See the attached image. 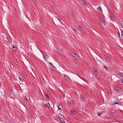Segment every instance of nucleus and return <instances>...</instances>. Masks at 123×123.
Masks as SVG:
<instances>
[{
    "label": "nucleus",
    "mask_w": 123,
    "mask_h": 123,
    "mask_svg": "<svg viewBox=\"0 0 123 123\" xmlns=\"http://www.w3.org/2000/svg\"><path fill=\"white\" fill-rule=\"evenodd\" d=\"M98 19L100 22L102 24L104 25L106 24V22L105 21V20L104 19L99 18H98Z\"/></svg>",
    "instance_id": "obj_1"
},
{
    "label": "nucleus",
    "mask_w": 123,
    "mask_h": 123,
    "mask_svg": "<svg viewBox=\"0 0 123 123\" xmlns=\"http://www.w3.org/2000/svg\"><path fill=\"white\" fill-rule=\"evenodd\" d=\"M68 104H73V101L72 98H68Z\"/></svg>",
    "instance_id": "obj_2"
},
{
    "label": "nucleus",
    "mask_w": 123,
    "mask_h": 123,
    "mask_svg": "<svg viewBox=\"0 0 123 123\" xmlns=\"http://www.w3.org/2000/svg\"><path fill=\"white\" fill-rule=\"evenodd\" d=\"M72 55L74 59L75 60L79 58L78 56L76 54L73 53L72 54Z\"/></svg>",
    "instance_id": "obj_3"
},
{
    "label": "nucleus",
    "mask_w": 123,
    "mask_h": 123,
    "mask_svg": "<svg viewBox=\"0 0 123 123\" xmlns=\"http://www.w3.org/2000/svg\"><path fill=\"white\" fill-rule=\"evenodd\" d=\"M117 74L121 77H123V73L119 72V71H117Z\"/></svg>",
    "instance_id": "obj_4"
},
{
    "label": "nucleus",
    "mask_w": 123,
    "mask_h": 123,
    "mask_svg": "<svg viewBox=\"0 0 123 123\" xmlns=\"http://www.w3.org/2000/svg\"><path fill=\"white\" fill-rule=\"evenodd\" d=\"M70 12L71 14H72V17L74 18H75L76 17L74 13V12L72 11H71Z\"/></svg>",
    "instance_id": "obj_5"
},
{
    "label": "nucleus",
    "mask_w": 123,
    "mask_h": 123,
    "mask_svg": "<svg viewBox=\"0 0 123 123\" xmlns=\"http://www.w3.org/2000/svg\"><path fill=\"white\" fill-rule=\"evenodd\" d=\"M105 59V60L107 62H108L110 60V58L108 57H105L104 58Z\"/></svg>",
    "instance_id": "obj_6"
},
{
    "label": "nucleus",
    "mask_w": 123,
    "mask_h": 123,
    "mask_svg": "<svg viewBox=\"0 0 123 123\" xmlns=\"http://www.w3.org/2000/svg\"><path fill=\"white\" fill-rule=\"evenodd\" d=\"M59 118H60V120L61 119V120H64L63 119L64 117L61 114H59Z\"/></svg>",
    "instance_id": "obj_7"
},
{
    "label": "nucleus",
    "mask_w": 123,
    "mask_h": 123,
    "mask_svg": "<svg viewBox=\"0 0 123 123\" xmlns=\"http://www.w3.org/2000/svg\"><path fill=\"white\" fill-rule=\"evenodd\" d=\"M62 108V106L61 104H59V105L58 106V109L59 110H60L61 109V108Z\"/></svg>",
    "instance_id": "obj_8"
},
{
    "label": "nucleus",
    "mask_w": 123,
    "mask_h": 123,
    "mask_svg": "<svg viewBox=\"0 0 123 123\" xmlns=\"http://www.w3.org/2000/svg\"><path fill=\"white\" fill-rule=\"evenodd\" d=\"M19 78L21 80L23 81L24 80V78L23 76H22L19 77Z\"/></svg>",
    "instance_id": "obj_9"
},
{
    "label": "nucleus",
    "mask_w": 123,
    "mask_h": 123,
    "mask_svg": "<svg viewBox=\"0 0 123 123\" xmlns=\"http://www.w3.org/2000/svg\"><path fill=\"white\" fill-rule=\"evenodd\" d=\"M71 113L72 115H74L76 113L75 111L74 110H71Z\"/></svg>",
    "instance_id": "obj_10"
},
{
    "label": "nucleus",
    "mask_w": 123,
    "mask_h": 123,
    "mask_svg": "<svg viewBox=\"0 0 123 123\" xmlns=\"http://www.w3.org/2000/svg\"><path fill=\"white\" fill-rule=\"evenodd\" d=\"M78 26H79V28L80 30H83L84 29L80 25H79Z\"/></svg>",
    "instance_id": "obj_11"
},
{
    "label": "nucleus",
    "mask_w": 123,
    "mask_h": 123,
    "mask_svg": "<svg viewBox=\"0 0 123 123\" xmlns=\"http://www.w3.org/2000/svg\"><path fill=\"white\" fill-rule=\"evenodd\" d=\"M46 106L47 107L49 108L50 107V105L49 103L48 102L46 103Z\"/></svg>",
    "instance_id": "obj_12"
},
{
    "label": "nucleus",
    "mask_w": 123,
    "mask_h": 123,
    "mask_svg": "<svg viewBox=\"0 0 123 123\" xmlns=\"http://www.w3.org/2000/svg\"><path fill=\"white\" fill-rule=\"evenodd\" d=\"M82 3L83 4H84L85 6L87 5V3L85 0H82Z\"/></svg>",
    "instance_id": "obj_13"
},
{
    "label": "nucleus",
    "mask_w": 123,
    "mask_h": 123,
    "mask_svg": "<svg viewBox=\"0 0 123 123\" xmlns=\"http://www.w3.org/2000/svg\"><path fill=\"white\" fill-rule=\"evenodd\" d=\"M46 54H45V53H44V54H43V58H44V60H45L46 61L47 60L46 59V58H45V57H46Z\"/></svg>",
    "instance_id": "obj_14"
},
{
    "label": "nucleus",
    "mask_w": 123,
    "mask_h": 123,
    "mask_svg": "<svg viewBox=\"0 0 123 123\" xmlns=\"http://www.w3.org/2000/svg\"><path fill=\"white\" fill-rule=\"evenodd\" d=\"M6 41L7 43H10V41L9 39L8 38H7L6 39Z\"/></svg>",
    "instance_id": "obj_15"
},
{
    "label": "nucleus",
    "mask_w": 123,
    "mask_h": 123,
    "mask_svg": "<svg viewBox=\"0 0 123 123\" xmlns=\"http://www.w3.org/2000/svg\"><path fill=\"white\" fill-rule=\"evenodd\" d=\"M59 123H65L64 120L61 119Z\"/></svg>",
    "instance_id": "obj_16"
},
{
    "label": "nucleus",
    "mask_w": 123,
    "mask_h": 123,
    "mask_svg": "<svg viewBox=\"0 0 123 123\" xmlns=\"http://www.w3.org/2000/svg\"><path fill=\"white\" fill-rule=\"evenodd\" d=\"M98 9L100 11H101L102 12V9L101 7L100 6H98Z\"/></svg>",
    "instance_id": "obj_17"
},
{
    "label": "nucleus",
    "mask_w": 123,
    "mask_h": 123,
    "mask_svg": "<svg viewBox=\"0 0 123 123\" xmlns=\"http://www.w3.org/2000/svg\"><path fill=\"white\" fill-rule=\"evenodd\" d=\"M64 80H66L68 79V78L65 75L64 76Z\"/></svg>",
    "instance_id": "obj_18"
},
{
    "label": "nucleus",
    "mask_w": 123,
    "mask_h": 123,
    "mask_svg": "<svg viewBox=\"0 0 123 123\" xmlns=\"http://www.w3.org/2000/svg\"><path fill=\"white\" fill-rule=\"evenodd\" d=\"M45 97L46 98L48 99H49V96H48L47 95L45 94Z\"/></svg>",
    "instance_id": "obj_19"
},
{
    "label": "nucleus",
    "mask_w": 123,
    "mask_h": 123,
    "mask_svg": "<svg viewBox=\"0 0 123 123\" xmlns=\"http://www.w3.org/2000/svg\"><path fill=\"white\" fill-rule=\"evenodd\" d=\"M120 26L123 28V21L121 23V24H120Z\"/></svg>",
    "instance_id": "obj_20"
},
{
    "label": "nucleus",
    "mask_w": 123,
    "mask_h": 123,
    "mask_svg": "<svg viewBox=\"0 0 123 123\" xmlns=\"http://www.w3.org/2000/svg\"><path fill=\"white\" fill-rule=\"evenodd\" d=\"M80 98L83 101L84 100V98L83 96H81Z\"/></svg>",
    "instance_id": "obj_21"
},
{
    "label": "nucleus",
    "mask_w": 123,
    "mask_h": 123,
    "mask_svg": "<svg viewBox=\"0 0 123 123\" xmlns=\"http://www.w3.org/2000/svg\"><path fill=\"white\" fill-rule=\"evenodd\" d=\"M59 21H60V22H61V23H62V22H61V20H62V19H61L60 20V18H58V17H57L56 18Z\"/></svg>",
    "instance_id": "obj_22"
},
{
    "label": "nucleus",
    "mask_w": 123,
    "mask_h": 123,
    "mask_svg": "<svg viewBox=\"0 0 123 123\" xmlns=\"http://www.w3.org/2000/svg\"><path fill=\"white\" fill-rule=\"evenodd\" d=\"M104 67L105 69H106V70H107L108 69V68L105 65H104Z\"/></svg>",
    "instance_id": "obj_23"
},
{
    "label": "nucleus",
    "mask_w": 123,
    "mask_h": 123,
    "mask_svg": "<svg viewBox=\"0 0 123 123\" xmlns=\"http://www.w3.org/2000/svg\"><path fill=\"white\" fill-rule=\"evenodd\" d=\"M28 97H29V96H27H27H25V98L26 100H28V99H27V98H28Z\"/></svg>",
    "instance_id": "obj_24"
},
{
    "label": "nucleus",
    "mask_w": 123,
    "mask_h": 123,
    "mask_svg": "<svg viewBox=\"0 0 123 123\" xmlns=\"http://www.w3.org/2000/svg\"><path fill=\"white\" fill-rule=\"evenodd\" d=\"M93 72L95 74L97 72V71L95 69L94 71Z\"/></svg>",
    "instance_id": "obj_25"
},
{
    "label": "nucleus",
    "mask_w": 123,
    "mask_h": 123,
    "mask_svg": "<svg viewBox=\"0 0 123 123\" xmlns=\"http://www.w3.org/2000/svg\"><path fill=\"white\" fill-rule=\"evenodd\" d=\"M102 114V112H99L98 113V116H99V115Z\"/></svg>",
    "instance_id": "obj_26"
},
{
    "label": "nucleus",
    "mask_w": 123,
    "mask_h": 123,
    "mask_svg": "<svg viewBox=\"0 0 123 123\" xmlns=\"http://www.w3.org/2000/svg\"><path fill=\"white\" fill-rule=\"evenodd\" d=\"M30 118L31 119L33 120L34 119V117L32 115H31V116Z\"/></svg>",
    "instance_id": "obj_27"
},
{
    "label": "nucleus",
    "mask_w": 123,
    "mask_h": 123,
    "mask_svg": "<svg viewBox=\"0 0 123 123\" xmlns=\"http://www.w3.org/2000/svg\"><path fill=\"white\" fill-rule=\"evenodd\" d=\"M110 16L111 17H113L114 15L112 14H110Z\"/></svg>",
    "instance_id": "obj_28"
},
{
    "label": "nucleus",
    "mask_w": 123,
    "mask_h": 123,
    "mask_svg": "<svg viewBox=\"0 0 123 123\" xmlns=\"http://www.w3.org/2000/svg\"><path fill=\"white\" fill-rule=\"evenodd\" d=\"M121 31V36L123 38V32L122 31Z\"/></svg>",
    "instance_id": "obj_29"
},
{
    "label": "nucleus",
    "mask_w": 123,
    "mask_h": 123,
    "mask_svg": "<svg viewBox=\"0 0 123 123\" xmlns=\"http://www.w3.org/2000/svg\"><path fill=\"white\" fill-rule=\"evenodd\" d=\"M72 29L73 31H76V30H75V28H72Z\"/></svg>",
    "instance_id": "obj_30"
},
{
    "label": "nucleus",
    "mask_w": 123,
    "mask_h": 123,
    "mask_svg": "<svg viewBox=\"0 0 123 123\" xmlns=\"http://www.w3.org/2000/svg\"><path fill=\"white\" fill-rule=\"evenodd\" d=\"M116 90L118 92H119V91L120 90V89L119 88H116Z\"/></svg>",
    "instance_id": "obj_31"
},
{
    "label": "nucleus",
    "mask_w": 123,
    "mask_h": 123,
    "mask_svg": "<svg viewBox=\"0 0 123 123\" xmlns=\"http://www.w3.org/2000/svg\"><path fill=\"white\" fill-rule=\"evenodd\" d=\"M118 35L119 36V37H120V33L119 32H118Z\"/></svg>",
    "instance_id": "obj_32"
},
{
    "label": "nucleus",
    "mask_w": 123,
    "mask_h": 123,
    "mask_svg": "<svg viewBox=\"0 0 123 123\" xmlns=\"http://www.w3.org/2000/svg\"><path fill=\"white\" fill-rule=\"evenodd\" d=\"M49 65H52V63L51 62H49Z\"/></svg>",
    "instance_id": "obj_33"
},
{
    "label": "nucleus",
    "mask_w": 123,
    "mask_h": 123,
    "mask_svg": "<svg viewBox=\"0 0 123 123\" xmlns=\"http://www.w3.org/2000/svg\"><path fill=\"white\" fill-rule=\"evenodd\" d=\"M32 1L33 2H35L36 1V0H32Z\"/></svg>",
    "instance_id": "obj_34"
},
{
    "label": "nucleus",
    "mask_w": 123,
    "mask_h": 123,
    "mask_svg": "<svg viewBox=\"0 0 123 123\" xmlns=\"http://www.w3.org/2000/svg\"><path fill=\"white\" fill-rule=\"evenodd\" d=\"M118 103L115 102L114 104H118Z\"/></svg>",
    "instance_id": "obj_35"
},
{
    "label": "nucleus",
    "mask_w": 123,
    "mask_h": 123,
    "mask_svg": "<svg viewBox=\"0 0 123 123\" xmlns=\"http://www.w3.org/2000/svg\"><path fill=\"white\" fill-rule=\"evenodd\" d=\"M12 48L13 49H15V47L14 46H13V47H12Z\"/></svg>",
    "instance_id": "obj_36"
},
{
    "label": "nucleus",
    "mask_w": 123,
    "mask_h": 123,
    "mask_svg": "<svg viewBox=\"0 0 123 123\" xmlns=\"http://www.w3.org/2000/svg\"><path fill=\"white\" fill-rule=\"evenodd\" d=\"M51 66H52V67H53V68H55V66H54L53 65H52Z\"/></svg>",
    "instance_id": "obj_37"
},
{
    "label": "nucleus",
    "mask_w": 123,
    "mask_h": 123,
    "mask_svg": "<svg viewBox=\"0 0 123 123\" xmlns=\"http://www.w3.org/2000/svg\"><path fill=\"white\" fill-rule=\"evenodd\" d=\"M53 8H54H54H55V6H53Z\"/></svg>",
    "instance_id": "obj_38"
},
{
    "label": "nucleus",
    "mask_w": 123,
    "mask_h": 123,
    "mask_svg": "<svg viewBox=\"0 0 123 123\" xmlns=\"http://www.w3.org/2000/svg\"><path fill=\"white\" fill-rule=\"evenodd\" d=\"M122 82L123 83V79L122 80Z\"/></svg>",
    "instance_id": "obj_39"
},
{
    "label": "nucleus",
    "mask_w": 123,
    "mask_h": 123,
    "mask_svg": "<svg viewBox=\"0 0 123 123\" xmlns=\"http://www.w3.org/2000/svg\"><path fill=\"white\" fill-rule=\"evenodd\" d=\"M114 113L113 112H111V114L112 115V113Z\"/></svg>",
    "instance_id": "obj_40"
},
{
    "label": "nucleus",
    "mask_w": 123,
    "mask_h": 123,
    "mask_svg": "<svg viewBox=\"0 0 123 123\" xmlns=\"http://www.w3.org/2000/svg\"><path fill=\"white\" fill-rule=\"evenodd\" d=\"M29 98V99H30V98L29 97V98Z\"/></svg>",
    "instance_id": "obj_41"
}]
</instances>
